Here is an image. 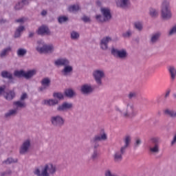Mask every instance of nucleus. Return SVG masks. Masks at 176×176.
<instances>
[{
    "mask_svg": "<svg viewBox=\"0 0 176 176\" xmlns=\"http://www.w3.org/2000/svg\"><path fill=\"white\" fill-rule=\"evenodd\" d=\"M161 19L164 21H168L173 19V12H171V6L170 0H163L161 4Z\"/></svg>",
    "mask_w": 176,
    "mask_h": 176,
    "instance_id": "f03ea898",
    "label": "nucleus"
},
{
    "mask_svg": "<svg viewBox=\"0 0 176 176\" xmlns=\"http://www.w3.org/2000/svg\"><path fill=\"white\" fill-rule=\"evenodd\" d=\"M142 143V140L139 137H135L134 138L133 148L134 149H137L140 146V145Z\"/></svg>",
    "mask_w": 176,
    "mask_h": 176,
    "instance_id": "473e14b6",
    "label": "nucleus"
},
{
    "mask_svg": "<svg viewBox=\"0 0 176 176\" xmlns=\"http://www.w3.org/2000/svg\"><path fill=\"white\" fill-rule=\"evenodd\" d=\"M21 3L23 5H28V1H27V0H22Z\"/></svg>",
    "mask_w": 176,
    "mask_h": 176,
    "instance_id": "bf43d9fd",
    "label": "nucleus"
},
{
    "mask_svg": "<svg viewBox=\"0 0 176 176\" xmlns=\"http://www.w3.org/2000/svg\"><path fill=\"white\" fill-rule=\"evenodd\" d=\"M129 0H120V3H117V6L119 8H126L129 5Z\"/></svg>",
    "mask_w": 176,
    "mask_h": 176,
    "instance_id": "e433bc0d",
    "label": "nucleus"
},
{
    "mask_svg": "<svg viewBox=\"0 0 176 176\" xmlns=\"http://www.w3.org/2000/svg\"><path fill=\"white\" fill-rule=\"evenodd\" d=\"M58 21L59 24H63V23H67V21H68V16H59L58 18Z\"/></svg>",
    "mask_w": 176,
    "mask_h": 176,
    "instance_id": "4c0bfd02",
    "label": "nucleus"
},
{
    "mask_svg": "<svg viewBox=\"0 0 176 176\" xmlns=\"http://www.w3.org/2000/svg\"><path fill=\"white\" fill-rule=\"evenodd\" d=\"M24 6L21 4V3L19 2L14 7V9L16 10H20L22 8H23Z\"/></svg>",
    "mask_w": 176,
    "mask_h": 176,
    "instance_id": "de8ad7c7",
    "label": "nucleus"
},
{
    "mask_svg": "<svg viewBox=\"0 0 176 176\" xmlns=\"http://www.w3.org/2000/svg\"><path fill=\"white\" fill-rule=\"evenodd\" d=\"M41 16H46L47 14V11L43 10L41 13Z\"/></svg>",
    "mask_w": 176,
    "mask_h": 176,
    "instance_id": "4d7b16f0",
    "label": "nucleus"
},
{
    "mask_svg": "<svg viewBox=\"0 0 176 176\" xmlns=\"http://www.w3.org/2000/svg\"><path fill=\"white\" fill-rule=\"evenodd\" d=\"M30 6H32V8H34V7L36 6V3L33 2V3H32L30 4Z\"/></svg>",
    "mask_w": 176,
    "mask_h": 176,
    "instance_id": "e2e57ef3",
    "label": "nucleus"
},
{
    "mask_svg": "<svg viewBox=\"0 0 176 176\" xmlns=\"http://www.w3.org/2000/svg\"><path fill=\"white\" fill-rule=\"evenodd\" d=\"M45 105H49V107H54V105L58 104V100L56 99H49L44 100Z\"/></svg>",
    "mask_w": 176,
    "mask_h": 176,
    "instance_id": "5701e85b",
    "label": "nucleus"
},
{
    "mask_svg": "<svg viewBox=\"0 0 176 176\" xmlns=\"http://www.w3.org/2000/svg\"><path fill=\"white\" fill-rule=\"evenodd\" d=\"M112 41V38L109 36L104 37L100 40V46L102 50L107 51L109 49L108 43Z\"/></svg>",
    "mask_w": 176,
    "mask_h": 176,
    "instance_id": "2eb2a0df",
    "label": "nucleus"
},
{
    "mask_svg": "<svg viewBox=\"0 0 176 176\" xmlns=\"http://www.w3.org/2000/svg\"><path fill=\"white\" fill-rule=\"evenodd\" d=\"M14 97H16V93H14V91H10L9 93H7L5 96V98L8 101H12V100H13Z\"/></svg>",
    "mask_w": 176,
    "mask_h": 176,
    "instance_id": "7c9ffc66",
    "label": "nucleus"
},
{
    "mask_svg": "<svg viewBox=\"0 0 176 176\" xmlns=\"http://www.w3.org/2000/svg\"><path fill=\"white\" fill-rule=\"evenodd\" d=\"M124 38H130L131 36V32L128 31L122 34Z\"/></svg>",
    "mask_w": 176,
    "mask_h": 176,
    "instance_id": "a18cd8bd",
    "label": "nucleus"
},
{
    "mask_svg": "<svg viewBox=\"0 0 176 176\" xmlns=\"http://www.w3.org/2000/svg\"><path fill=\"white\" fill-rule=\"evenodd\" d=\"M34 75H36V70H29L26 72H25L24 78L25 79H31V78H32V76H34Z\"/></svg>",
    "mask_w": 176,
    "mask_h": 176,
    "instance_id": "b1692460",
    "label": "nucleus"
},
{
    "mask_svg": "<svg viewBox=\"0 0 176 176\" xmlns=\"http://www.w3.org/2000/svg\"><path fill=\"white\" fill-rule=\"evenodd\" d=\"M5 23H6V20L1 19H0V24H5Z\"/></svg>",
    "mask_w": 176,
    "mask_h": 176,
    "instance_id": "13d9d810",
    "label": "nucleus"
},
{
    "mask_svg": "<svg viewBox=\"0 0 176 176\" xmlns=\"http://www.w3.org/2000/svg\"><path fill=\"white\" fill-rule=\"evenodd\" d=\"M108 140V136H107V133L103 132L100 135H96L91 140V144L93 145V148H89L88 150V154L85 156V159H87L91 156V160H96L98 157V151L97 149L100 148V141H107Z\"/></svg>",
    "mask_w": 176,
    "mask_h": 176,
    "instance_id": "f257e3e1",
    "label": "nucleus"
},
{
    "mask_svg": "<svg viewBox=\"0 0 176 176\" xmlns=\"http://www.w3.org/2000/svg\"><path fill=\"white\" fill-rule=\"evenodd\" d=\"M124 145L130 146V142H131V138L130 136H126L124 139Z\"/></svg>",
    "mask_w": 176,
    "mask_h": 176,
    "instance_id": "a19ab883",
    "label": "nucleus"
},
{
    "mask_svg": "<svg viewBox=\"0 0 176 176\" xmlns=\"http://www.w3.org/2000/svg\"><path fill=\"white\" fill-rule=\"evenodd\" d=\"M21 33H19L18 30H16L14 32V38H20Z\"/></svg>",
    "mask_w": 176,
    "mask_h": 176,
    "instance_id": "864d4df0",
    "label": "nucleus"
},
{
    "mask_svg": "<svg viewBox=\"0 0 176 176\" xmlns=\"http://www.w3.org/2000/svg\"><path fill=\"white\" fill-rule=\"evenodd\" d=\"M53 97H54V98H58V100L64 99V95H63L60 92H54L53 94Z\"/></svg>",
    "mask_w": 176,
    "mask_h": 176,
    "instance_id": "58836bf2",
    "label": "nucleus"
},
{
    "mask_svg": "<svg viewBox=\"0 0 176 176\" xmlns=\"http://www.w3.org/2000/svg\"><path fill=\"white\" fill-rule=\"evenodd\" d=\"M170 145L172 146H174V145H176V133L173 135V138L172 141L170 142Z\"/></svg>",
    "mask_w": 176,
    "mask_h": 176,
    "instance_id": "8fccbe9b",
    "label": "nucleus"
},
{
    "mask_svg": "<svg viewBox=\"0 0 176 176\" xmlns=\"http://www.w3.org/2000/svg\"><path fill=\"white\" fill-rule=\"evenodd\" d=\"M148 14L152 17V19H157V17L159 16V10L154 8H150Z\"/></svg>",
    "mask_w": 176,
    "mask_h": 176,
    "instance_id": "412c9836",
    "label": "nucleus"
},
{
    "mask_svg": "<svg viewBox=\"0 0 176 176\" xmlns=\"http://www.w3.org/2000/svg\"><path fill=\"white\" fill-rule=\"evenodd\" d=\"M160 138L153 137L150 138V144L148 146V151L151 155H157L160 152Z\"/></svg>",
    "mask_w": 176,
    "mask_h": 176,
    "instance_id": "20e7f679",
    "label": "nucleus"
},
{
    "mask_svg": "<svg viewBox=\"0 0 176 176\" xmlns=\"http://www.w3.org/2000/svg\"><path fill=\"white\" fill-rule=\"evenodd\" d=\"M129 108H131V104L127 103L126 107H124V103L121 100L117 102L116 111L117 112H120L124 118H130L131 116V112H130V109Z\"/></svg>",
    "mask_w": 176,
    "mask_h": 176,
    "instance_id": "39448f33",
    "label": "nucleus"
},
{
    "mask_svg": "<svg viewBox=\"0 0 176 176\" xmlns=\"http://www.w3.org/2000/svg\"><path fill=\"white\" fill-rule=\"evenodd\" d=\"M81 92L82 94H90V93H93V87L91 85L88 84H85L81 87Z\"/></svg>",
    "mask_w": 176,
    "mask_h": 176,
    "instance_id": "a211bd4d",
    "label": "nucleus"
},
{
    "mask_svg": "<svg viewBox=\"0 0 176 176\" xmlns=\"http://www.w3.org/2000/svg\"><path fill=\"white\" fill-rule=\"evenodd\" d=\"M111 153L113 155V153H115V150H112Z\"/></svg>",
    "mask_w": 176,
    "mask_h": 176,
    "instance_id": "774afa93",
    "label": "nucleus"
},
{
    "mask_svg": "<svg viewBox=\"0 0 176 176\" xmlns=\"http://www.w3.org/2000/svg\"><path fill=\"white\" fill-rule=\"evenodd\" d=\"M122 154H120L119 153H116L114 155V160L115 162H120L122 160Z\"/></svg>",
    "mask_w": 176,
    "mask_h": 176,
    "instance_id": "ea45409f",
    "label": "nucleus"
},
{
    "mask_svg": "<svg viewBox=\"0 0 176 176\" xmlns=\"http://www.w3.org/2000/svg\"><path fill=\"white\" fill-rule=\"evenodd\" d=\"M41 83L42 86L47 88L50 87V83H52V81L50 80V78H45L41 81Z\"/></svg>",
    "mask_w": 176,
    "mask_h": 176,
    "instance_id": "c85d7f7f",
    "label": "nucleus"
},
{
    "mask_svg": "<svg viewBox=\"0 0 176 176\" xmlns=\"http://www.w3.org/2000/svg\"><path fill=\"white\" fill-rule=\"evenodd\" d=\"M71 38H72V39H78L79 38V33H78L75 31H73L71 33Z\"/></svg>",
    "mask_w": 176,
    "mask_h": 176,
    "instance_id": "37998d69",
    "label": "nucleus"
},
{
    "mask_svg": "<svg viewBox=\"0 0 176 176\" xmlns=\"http://www.w3.org/2000/svg\"><path fill=\"white\" fill-rule=\"evenodd\" d=\"M135 42H136V43H140V38H136Z\"/></svg>",
    "mask_w": 176,
    "mask_h": 176,
    "instance_id": "0e129e2a",
    "label": "nucleus"
},
{
    "mask_svg": "<svg viewBox=\"0 0 176 176\" xmlns=\"http://www.w3.org/2000/svg\"><path fill=\"white\" fill-rule=\"evenodd\" d=\"M82 21H84V23H90L91 21V19H90V17H89L86 15H84L82 17Z\"/></svg>",
    "mask_w": 176,
    "mask_h": 176,
    "instance_id": "c03bdc74",
    "label": "nucleus"
},
{
    "mask_svg": "<svg viewBox=\"0 0 176 176\" xmlns=\"http://www.w3.org/2000/svg\"><path fill=\"white\" fill-rule=\"evenodd\" d=\"M57 168L53 164H47L44 166V168L41 170L39 168H36L34 170V175L36 176H50V174H56Z\"/></svg>",
    "mask_w": 176,
    "mask_h": 176,
    "instance_id": "7ed1b4c3",
    "label": "nucleus"
},
{
    "mask_svg": "<svg viewBox=\"0 0 176 176\" xmlns=\"http://www.w3.org/2000/svg\"><path fill=\"white\" fill-rule=\"evenodd\" d=\"M28 98V94L27 93H23L21 94L19 100L15 101L13 102V105L16 106V111L17 109H23L27 107V103H25V100Z\"/></svg>",
    "mask_w": 176,
    "mask_h": 176,
    "instance_id": "6e6552de",
    "label": "nucleus"
},
{
    "mask_svg": "<svg viewBox=\"0 0 176 176\" xmlns=\"http://www.w3.org/2000/svg\"><path fill=\"white\" fill-rule=\"evenodd\" d=\"M93 76L98 85H102V81H101V79H102V78H105L104 71L100 69L95 70L93 73Z\"/></svg>",
    "mask_w": 176,
    "mask_h": 176,
    "instance_id": "9b49d317",
    "label": "nucleus"
},
{
    "mask_svg": "<svg viewBox=\"0 0 176 176\" xmlns=\"http://www.w3.org/2000/svg\"><path fill=\"white\" fill-rule=\"evenodd\" d=\"M164 113L166 116H169L170 118H172L173 119L176 118V111L174 112L173 110H170L169 109H166L164 111Z\"/></svg>",
    "mask_w": 176,
    "mask_h": 176,
    "instance_id": "a878e982",
    "label": "nucleus"
},
{
    "mask_svg": "<svg viewBox=\"0 0 176 176\" xmlns=\"http://www.w3.org/2000/svg\"><path fill=\"white\" fill-rule=\"evenodd\" d=\"M65 96L68 98H72V97H75L76 96V93L72 89H67L65 90Z\"/></svg>",
    "mask_w": 176,
    "mask_h": 176,
    "instance_id": "393cba45",
    "label": "nucleus"
},
{
    "mask_svg": "<svg viewBox=\"0 0 176 176\" xmlns=\"http://www.w3.org/2000/svg\"><path fill=\"white\" fill-rule=\"evenodd\" d=\"M74 69L72 68V66H70L69 65H65L64 69L62 70V72L63 75H68V74H71Z\"/></svg>",
    "mask_w": 176,
    "mask_h": 176,
    "instance_id": "cd10ccee",
    "label": "nucleus"
},
{
    "mask_svg": "<svg viewBox=\"0 0 176 176\" xmlns=\"http://www.w3.org/2000/svg\"><path fill=\"white\" fill-rule=\"evenodd\" d=\"M168 71H169V74L170 75V79L172 80H175V74H176L175 67H170L168 68Z\"/></svg>",
    "mask_w": 176,
    "mask_h": 176,
    "instance_id": "2f4dec72",
    "label": "nucleus"
},
{
    "mask_svg": "<svg viewBox=\"0 0 176 176\" xmlns=\"http://www.w3.org/2000/svg\"><path fill=\"white\" fill-rule=\"evenodd\" d=\"M38 35H50V30L46 26H41L37 31Z\"/></svg>",
    "mask_w": 176,
    "mask_h": 176,
    "instance_id": "aec40b11",
    "label": "nucleus"
},
{
    "mask_svg": "<svg viewBox=\"0 0 176 176\" xmlns=\"http://www.w3.org/2000/svg\"><path fill=\"white\" fill-rule=\"evenodd\" d=\"M133 28L138 32H142L144 30V23L141 21H136L133 23Z\"/></svg>",
    "mask_w": 176,
    "mask_h": 176,
    "instance_id": "6ab92c4d",
    "label": "nucleus"
},
{
    "mask_svg": "<svg viewBox=\"0 0 176 176\" xmlns=\"http://www.w3.org/2000/svg\"><path fill=\"white\" fill-rule=\"evenodd\" d=\"M47 145H48L47 143H45V144H44V146H45V148H47Z\"/></svg>",
    "mask_w": 176,
    "mask_h": 176,
    "instance_id": "338daca9",
    "label": "nucleus"
},
{
    "mask_svg": "<svg viewBox=\"0 0 176 176\" xmlns=\"http://www.w3.org/2000/svg\"><path fill=\"white\" fill-rule=\"evenodd\" d=\"M45 89H47V87H40L39 90H40V91H43V90H45Z\"/></svg>",
    "mask_w": 176,
    "mask_h": 176,
    "instance_id": "680f3d73",
    "label": "nucleus"
},
{
    "mask_svg": "<svg viewBox=\"0 0 176 176\" xmlns=\"http://www.w3.org/2000/svg\"><path fill=\"white\" fill-rule=\"evenodd\" d=\"M12 170L9 169L0 173V176L12 175Z\"/></svg>",
    "mask_w": 176,
    "mask_h": 176,
    "instance_id": "79ce46f5",
    "label": "nucleus"
},
{
    "mask_svg": "<svg viewBox=\"0 0 176 176\" xmlns=\"http://www.w3.org/2000/svg\"><path fill=\"white\" fill-rule=\"evenodd\" d=\"M24 18H21L15 20V23H19L20 24H24Z\"/></svg>",
    "mask_w": 176,
    "mask_h": 176,
    "instance_id": "3c124183",
    "label": "nucleus"
},
{
    "mask_svg": "<svg viewBox=\"0 0 176 176\" xmlns=\"http://www.w3.org/2000/svg\"><path fill=\"white\" fill-rule=\"evenodd\" d=\"M38 46L36 47V50L40 54H43V53H53L54 51V47L53 45H47L45 44L43 41H37Z\"/></svg>",
    "mask_w": 176,
    "mask_h": 176,
    "instance_id": "423d86ee",
    "label": "nucleus"
},
{
    "mask_svg": "<svg viewBox=\"0 0 176 176\" xmlns=\"http://www.w3.org/2000/svg\"><path fill=\"white\" fill-rule=\"evenodd\" d=\"M1 76L3 79H9L10 83H14V80H13L14 78H13V74H12V73L8 71H2L1 73Z\"/></svg>",
    "mask_w": 176,
    "mask_h": 176,
    "instance_id": "dca6fc26",
    "label": "nucleus"
},
{
    "mask_svg": "<svg viewBox=\"0 0 176 176\" xmlns=\"http://www.w3.org/2000/svg\"><path fill=\"white\" fill-rule=\"evenodd\" d=\"M68 10L72 13H76V12H79V10H80V7L78 4L72 5L68 8Z\"/></svg>",
    "mask_w": 176,
    "mask_h": 176,
    "instance_id": "bb28decb",
    "label": "nucleus"
},
{
    "mask_svg": "<svg viewBox=\"0 0 176 176\" xmlns=\"http://www.w3.org/2000/svg\"><path fill=\"white\" fill-rule=\"evenodd\" d=\"M170 93H171V90H167L166 92V94L164 96V98H167V97H168L170 96Z\"/></svg>",
    "mask_w": 176,
    "mask_h": 176,
    "instance_id": "5fc2aeb1",
    "label": "nucleus"
},
{
    "mask_svg": "<svg viewBox=\"0 0 176 176\" xmlns=\"http://www.w3.org/2000/svg\"><path fill=\"white\" fill-rule=\"evenodd\" d=\"M17 115V109H11L5 113L4 116L8 119V118H11V116H15Z\"/></svg>",
    "mask_w": 176,
    "mask_h": 176,
    "instance_id": "c756f323",
    "label": "nucleus"
},
{
    "mask_svg": "<svg viewBox=\"0 0 176 176\" xmlns=\"http://www.w3.org/2000/svg\"><path fill=\"white\" fill-rule=\"evenodd\" d=\"M24 70H16L14 72V76H15L16 78H24Z\"/></svg>",
    "mask_w": 176,
    "mask_h": 176,
    "instance_id": "f704fd0d",
    "label": "nucleus"
},
{
    "mask_svg": "<svg viewBox=\"0 0 176 176\" xmlns=\"http://www.w3.org/2000/svg\"><path fill=\"white\" fill-rule=\"evenodd\" d=\"M138 96V92L135 91L133 93V98H137Z\"/></svg>",
    "mask_w": 176,
    "mask_h": 176,
    "instance_id": "6e6d98bb",
    "label": "nucleus"
},
{
    "mask_svg": "<svg viewBox=\"0 0 176 176\" xmlns=\"http://www.w3.org/2000/svg\"><path fill=\"white\" fill-rule=\"evenodd\" d=\"M161 37H162V32L160 31H158L152 34L150 36V39H149L150 45H156V43H157L160 41Z\"/></svg>",
    "mask_w": 176,
    "mask_h": 176,
    "instance_id": "ddd939ff",
    "label": "nucleus"
},
{
    "mask_svg": "<svg viewBox=\"0 0 176 176\" xmlns=\"http://www.w3.org/2000/svg\"><path fill=\"white\" fill-rule=\"evenodd\" d=\"M12 50V48L10 47H8L4 50H3L0 53V57L1 58H3V57H6L8 56V53Z\"/></svg>",
    "mask_w": 176,
    "mask_h": 176,
    "instance_id": "c9c22d12",
    "label": "nucleus"
},
{
    "mask_svg": "<svg viewBox=\"0 0 176 176\" xmlns=\"http://www.w3.org/2000/svg\"><path fill=\"white\" fill-rule=\"evenodd\" d=\"M30 146H31V140H25L20 147V150H19L20 155H25L28 153V151H30Z\"/></svg>",
    "mask_w": 176,
    "mask_h": 176,
    "instance_id": "f8f14e48",
    "label": "nucleus"
},
{
    "mask_svg": "<svg viewBox=\"0 0 176 176\" xmlns=\"http://www.w3.org/2000/svg\"><path fill=\"white\" fill-rule=\"evenodd\" d=\"M73 107L74 104H72V103L64 102L57 107V111L58 112H65L69 109H72Z\"/></svg>",
    "mask_w": 176,
    "mask_h": 176,
    "instance_id": "4468645a",
    "label": "nucleus"
},
{
    "mask_svg": "<svg viewBox=\"0 0 176 176\" xmlns=\"http://www.w3.org/2000/svg\"><path fill=\"white\" fill-rule=\"evenodd\" d=\"M128 97L130 100H131V98H133V93H130L129 95H128Z\"/></svg>",
    "mask_w": 176,
    "mask_h": 176,
    "instance_id": "052dcab7",
    "label": "nucleus"
},
{
    "mask_svg": "<svg viewBox=\"0 0 176 176\" xmlns=\"http://www.w3.org/2000/svg\"><path fill=\"white\" fill-rule=\"evenodd\" d=\"M16 163H19V159H17L16 157L13 158L12 157L7 158L6 160L3 162V164L7 165L13 164Z\"/></svg>",
    "mask_w": 176,
    "mask_h": 176,
    "instance_id": "4be33fe9",
    "label": "nucleus"
},
{
    "mask_svg": "<svg viewBox=\"0 0 176 176\" xmlns=\"http://www.w3.org/2000/svg\"><path fill=\"white\" fill-rule=\"evenodd\" d=\"M50 122L54 127H63L65 123L64 118L60 115L52 116Z\"/></svg>",
    "mask_w": 176,
    "mask_h": 176,
    "instance_id": "1a4fd4ad",
    "label": "nucleus"
},
{
    "mask_svg": "<svg viewBox=\"0 0 176 176\" xmlns=\"http://www.w3.org/2000/svg\"><path fill=\"white\" fill-rule=\"evenodd\" d=\"M32 36H34V33L33 32H30L29 34V38H32Z\"/></svg>",
    "mask_w": 176,
    "mask_h": 176,
    "instance_id": "69168bd1",
    "label": "nucleus"
},
{
    "mask_svg": "<svg viewBox=\"0 0 176 176\" xmlns=\"http://www.w3.org/2000/svg\"><path fill=\"white\" fill-rule=\"evenodd\" d=\"M5 90H6V85L0 87V96H2L5 93Z\"/></svg>",
    "mask_w": 176,
    "mask_h": 176,
    "instance_id": "09e8293b",
    "label": "nucleus"
},
{
    "mask_svg": "<svg viewBox=\"0 0 176 176\" xmlns=\"http://www.w3.org/2000/svg\"><path fill=\"white\" fill-rule=\"evenodd\" d=\"M111 54L118 58L124 59L127 57V52L124 50H119L118 49L112 48Z\"/></svg>",
    "mask_w": 176,
    "mask_h": 176,
    "instance_id": "9d476101",
    "label": "nucleus"
},
{
    "mask_svg": "<svg viewBox=\"0 0 176 176\" xmlns=\"http://www.w3.org/2000/svg\"><path fill=\"white\" fill-rule=\"evenodd\" d=\"M54 64L57 67H65V65H69V60L67 58H58L54 62Z\"/></svg>",
    "mask_w": 176,
    "mask_h": 176,
    "instance_id": "f3484780",
    "label": "nucleus"
},
{
    "mask_svg": "<svg viewBox=\"0 0 176 176\" xmlns=\"http://www.w3.org/2000/svg\"><path fill=\"white\" fill-rule=\"evenodd\" d=\"M100 12L103 16L96 15V19L100 23H105L106 21H109L112 19V14H111V10L107 8H100Z\"/></svg>",
    "mask_w": 176,
    "mask_h": 176,
    "instance_id": "0eeeda50",
    "label": "nucleus"
},
{
    "mask_svg": "<svg viewBox=\"0 0 176 176\" xmlns=\"http://www.w3.org/2000/svg\"><path fill=\"white\" fill-rule=\"evenodd\" d=\"M24 30H25V28L24 26L21 25L16 29V31H19V32L21 34V32H23Z\"/></svg>",
    "mask_w": 176,
    "mask_h": 176,
    "instance_id": "603ef678",
    "label": "nucleus"
},
{
    "mask_svg": "<svg viewBox=\"0 0 176 176\" xmlns=\"http://www.w3.org/2000/svg\"><path fill=\"white\" fill-rule=\"evenodd\" d=\"M16 54L18 57H24L25 54H27V50L24 48H19L16 51Z\"/></svg>",
    "mask_w": 176,
    "mask_h": 176,
    "instance_id": "72a5a7b5",
    "label": "nucleus"
},
{
    "mask_svg": "<svg viewBox=\"0 0 176 176\" xmlns=\"http://www.w3.org/2000/svg\"><path fill=\"white\" fill-rule=\"evenodd\" d=\"M127 148H129V146H127L126 144H124L123 146L121 147L120 152L122 155H123V153L126 152V150L127 149Z\"/></svg>",
    "mask_w": 176,
    "mask_h": 176,
    "instance_id": "49530a36",
    "label": "nucleus"
}]
</instances>
